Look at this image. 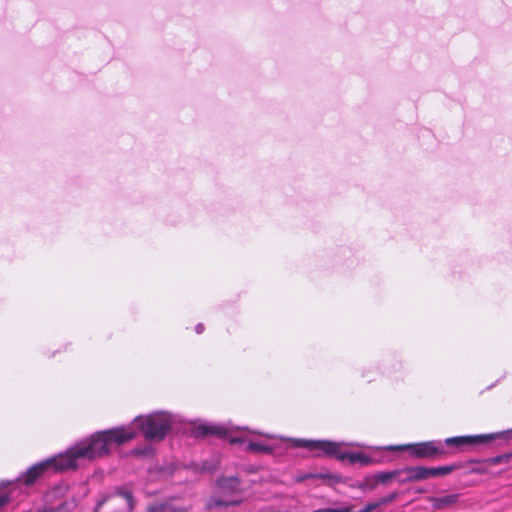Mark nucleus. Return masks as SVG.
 Returning a JSON list of instances; mask_svg holds the SVG:
<instances>
[{
  "instance_id": "1",
  "label": "nucleus",
  "mask_w": 512,
  "mask_h": 512,
  "mask_svg": "<svg viewBox=\"0 0 512 512\" xmlns=\"http://www.w3.org/2000/svg\"><path fill=\"white\" fill-rule=\"evenodd\" d=\"M107 442L105 440H83L74 447L68 449L65 453H61L54 457L48 458L31 466L24 474L19 476L15 481L8 482L9 491L4 493L12 494L13 489L24 484L30 486L36 482L38 478L48 472H62L66 470H74L78 468L82 462L91 461L101 457V453L105 451ZM12 499V496H10Z\"/></svg>"
},
{
  "instance_id": "2",
  "label": "nucleus",
  "mask_w": 512,
  "mask_h": 512,
  "mask_svg": "<svg viewBox=\"0 0 512 512\" xmlns=\"http://www.w3.org/2000/svg\"><path fill=\"white\" fill-rule=\"evenodd\" d=\"M177 422V418L164 411L154 412L146 416H138L128 426L116 427L106 431L97 432L90 440H105L106 449L101 457L110 453L113 447L120 446L134 439L141 432L145 439L161 441Z\"/></svg>"
},
{
  "instance_id": "3",
  "label": "nucleus",
  "mask_w": 512,
  "mask_h": 512,
  "mask_svg": "<svg viewBox=\"0 0 512 512\" xmlns=\"http://www.w3.org/2000/svg\"><path fill=\"white\" fill-rule=\"evenodd\" d=\"M281 440L286 438L279 437ZM295 447L308 448L311 451H316L317 456H333L340 461H347L349 464L359 463L361 466H367L373 463V459L361 452H345L342 451L341 442H333L328 440H305V439H293L287 438Z\"/></svg>"
},
{
  "instance_id": "4",
  "label": "nucleus",
  "mask_w": 512,
  "mask_h": 512,
  "mask_svg": "<svg viewBox=\"0 0 512 512\" xmlns=\"http://www.w3.org/2000/svg\"><path fill=\"white\" fill-rule=\"evenodd\" d=\"M497 439H502L505 441L512 439V428L505 431L490 434L450 437L445 440V444L447 446H453L459 450H462L464 447H475L479 445H484Z\"/></svg>"
},
{
  "instance_id": "5",
  "label": "nucleus",
  "mask_w": 512,
  "mask_h": 512,
  "mask_svg": "<svg viewBox=\"0 0 512 512\" xmlns=\"http://www.w3.org/2000/svg\"><path fill=\"white\" fill-rule=\"evenodd\" d=\"M387 450H409L411 455L418 458H428L444 453L440 441H429L417 444H407L399 446H387Z\"/></svg>"
},
{
  "instance_id": "6",
  "label": "nucleus",
  "mask_w": 512,
  "mask_h": 512,
  "mask_svg": "<svg viewBox=\"0 0 512 512\" xmlns=\"http://www.w3.org/2000/svg\"><path fill=\"white\" fill-rule=\"evenodd\" d=\"M230 443L232 444H236V443H241V444H246V446L244 447V450L246 452H252V453H256V454H269V453H272L274 451V447L272 445H269L265 442H261V441H252V440H247L245 437H233V438H230Z\"/></svg>"
},
{
  "instance_id": "7",
  "label": "nucleus",
  "mask_w": 512,
  "mask_h": 512,
  "mask_svg": "<svg viewBox=\"0 0 512 512\" xmlns=\"http://www.w3.org/2000/svg\"><path fill=\"white\" fill-rule=\"evenodd\" d=\"M399 471H401V476L398 477V482L400 484L421 481L429 478V471H427V467H407L399 469Z\"/></svg>"
},
{
  "instance_id": "8",
  "label": "nucleus",
  "mask_w": 512,
  "mask_h": 512,
  "mask_svg": "<svg viewBox=\"0 0 512 512\" xmlns=\"http://www.w3.org/2000/svg\"><path fill=\"white\" fill-rule=\"evenodd\" d=\"M240 481L235 476L223 477L218 480L217 488L221 495H233L239 492Z\"/></svg>"
},
{
  "instance_id": "9",
  "label": "nucleus",
  "mask_w": 512,
  "mask_h": 512,
  "mask_svg": "<svg viewBox=\"0 0 512 512\" xmlns=\"http://www.w3.org/2000/svg\"><path fill=\"white\" fill-rule=\"evenodd\" d=\"M146 512H188L184 507L177 506L173 502H154L147 506Z\"/></svg>"
},
{
  "instance_id": "10",
  "label": "nucleus",
  "mask_w": 512,
  "mask_h": 512,
  "mask_svg": "<svg viewBox=\"0 0 512 512\" xmlns=\"http://www.w3.org/2000/svg\"><path fill=\"white\" fill-rule=\"evenodd\" d=\"M230 433V430L223 425H203L199 426L196 430L197 435H208L214 434L221 438H226Z\"/></svg>"
},
{
  "instance_id": "11",
  "label": "nucleus",
  "mask_w": 512,
  "mask_h": 512,
  "mask_svg": "<svg viewBox=\"0 0 512 512\" xmlns=\"http://www.w3.org/2000/svg\"><path fill=\"white\" fill-rule=\"evenodd\" d=\"M458 499L457 494H449L443 497H432L430 502L432 503L433 508L442 509L456 503Z\"/></svg>"
},
{
  "instance_id": "12",
  "label": "nucleus",
  "mask_w": 512,
  "mask_h": 512,
  "mask_svg": "<svg viewBox=\"0 0 512 512\" xmlns=\"http://www.w3.org/2000/svg\"><path fill=\"white\" fill-rule=\"evenodd\" d=\"M238 504H240V500H227L218 496H212L207 502V508L212 510L219 507L235 506Z\"/></svg>"
},
{
  "instance_id": "13",
  "label": "nucleus",
  "mask_w": 512,
  "mask_h": 512,
  "mask_svg": "<svg viewBox=\"0 0 512 512\" xmlns=\"http://www.w3.org/2000/svg\"><path fill=\"white\" fill-rule=\"evenodd\" d=\"M377 483L387 485L391 480L397 479L401 476V471L399 469L393 470V471H384V472H378L375 474Z\"/></svg>"
},
{
  "instance_id": "14",
  "label": "nucleus",
  "mask_w": 512,
  "mask_h": 512,
  "mask_svg": "<svg viewBox=\"0 0 512 512\" xmlns=\"http://www.w3.org/2000/svg\"><path fill=\"white\" fill-rule=\"evenodd\" d=\"M378 486L377 479L375 474L374 475H368L363 478L361 482L357 484V488H359L362 491H373Z\"/></svg>"
},
{
  "instance_id": "15",
  "label": "nucleus",
  "mask_w": 512,
  "mask_h": 512,
  "mask_svg": "<svg viewBox=\"0 0 512 512\" xmlns=\"http://www.w3.org/2000/svg\"><path fill=\"white\" fill-rule=\"evenodd\" d=\"M69 491V485L66 483H61L55 486L48 494L47 497L49 500H55L63 498L67 495Z\"/></svg>"
},
{
  "instance_id": "16",
  "label": "nucleus",
  "mask_w": 512,
  "mask_h": 512,
  "mask_svg": "<svg viewBox=\"0 0 512 512\" xmlns=\"http://www.w3.org/2000/svg\"><path fill=\"white\" fill-rule=\"evenodd\" d=\"M118 498H123L126 501L127 509L131 512L134 508V499L130 492L121 490L118 492L117 496L112 498L113 501H116Z\"/></svg>"
},
{
  "instance_id": "17",
  "label": "nucleus",
  "mask_w": 512,
  "mask_h": 512,
  "mask_svg": "<svg viewBox=\"0 0 512 512\" xmlns=\"http://www.w3.org/2000/svg\"><path fill=\"white\" fill-rule=\"evenodd\" d=\"M427 471H429V478L430 477H436L439 475H446L452 471V468L449 466H442V467H436V468H428Z\"/></svg>"
},
{
  "instance_id": "18",
  "label": "nucleus",
  "mask_w": 512,
  "mask_h": 512,
  "mask_svg": "<svg viewBox=\"0 0 512 512\" xmlns=\"http://www.w3.org/2000/svg\"><path fill=\"white\" fill-rule=\"evenodd\" d=\"M398 497V492H392L389 495L382 497L379 501L374 502L377 508L393 502Z\"/></svg>"
},
{
  "instance_id": "19",
  "label": "nucleus",
  "mask_w": 512,
  "mask_h": 512,
  "mask_svg": "<svg viewBox=\"0 0 512 512\" xmlns=\"http://www.w3.org/2000/svg\"><path fill=\"white\" fill-rule=\"evenodd\" d=\"M312 512H350V507L342 506L339 508H322V509L314 510Z\"/></svg>"
},
{
  "instance_id": "20",
  "label": "nucleus",
  "mask_w": 512,
  "mask_h": 512,
  "mask_svg": "<svg viewBox=\"0 0 512 512\" xmlns=\"http://www.w3.org/2000/svg\"><path fill=\"white\" fill-rule=\"evenodd\" d=\"M10 502L11 498L8 493H0V511Z\"/></svg>"
},
{
  "instance_id": "21",
  "label": "nucleus",
  "mask_w": 512,
  "mask_h": 512,
  "mask_svg": "<svg viewBox=\"0 0 512 512\" xmlns=\"http://www.w3.org/2000/svg\"><path fill=\"white\" fill-rule=\"evenodd\" d=\"M375 509H377V505H375V503H369L364 508H362L361 510H358V511H351L350 510V512H372Z\"/></svg>"
},
{
  "instance_id": "22",
  "label": "nucleus",
  "mask_w": 512,
  "mask_h": 512,
  "mask_svg": "<svg viewBox=\"0 0 512 512\" xmlns=\"http://www.w3.org/2000/svg\"><path fill=\"white\" fill-rule=\"evenodd\" d=\"M507 459H508L507 455H502V456L494 457L491 461L493 464H499Z\"/></svg>"
},
{
  "instance_id": "23",
  "label": "nucleus",
  "mask_w": 512,
  "mask_h": 512,
  "mask_svg": "<svg viewBox=\"0 0 512 512\" xmlns=\"http://www.w3.org/2000/svg\"><path fill=\"white\" fill-rule=\"evenodd\" d=\"M195 331L197 334H201L204 331V325L203 324H197L195 327Z\"/></svg>"
},
{
  "instance_id": "24",
  "label": "nucleus",
  "mask_w": 512,
  "mask_h": 512,
  "mask_svg": "<svg viewBox=\"0 0 512 512\" xmlns=\"http://www.w3.org/2000/svg\"><path fill=\"white\" fill-rule=\"evenodd\" d=\"M105 501H106V500H105V499H103V500H101V501H99V502L97 503L96 508H95V512H99L100 507L104 504V502H105Z\"/></svg>"
},
{
  "instance_id": "25",
  "label": "nucleus",
  "mask_w": 512,
  "mask_h": 512,
  "mask_svg": "<svg viewBox=\"0 0 512 512\" xmlns=\"http://www.w3.org/2000/svg\"><path fill=\"white\" fill-rule=\"evenodd\" d=\"M257 434L261 435V436H264V437H267L269 439H275L277 438L276 436L274 435H270V434H264V433H260V432H257Z\"/></svg>"
},
{
  "instance_id": "26",
  "label": "nucleus",
  "mask_w": 512,
  "mask_h": 512,
  "mask_svg": "<svg viewBox=\"0 0 512 512\" xmlns=\"http://www.w3.org/2000/svg\"><path fill=\"white\" fill-rule=\"evenodd\" d=\"M348 445H350V446H358V447H363V445H360V444H354V443H349Z\"/></svg>"
},
{
  "instance_id": "27",
  "label": "nucleus",
  "mask_w": 512,
  "mask_h": 512,
  "mask_svg": "<svg viewBox=\"0 0 512 512\" xmlns=\"http://www.w3.org/2000/svg\"><path fill=\"white\" fill-rule=\"evenodd\" d=\"M135 453H136V454H144V451L135 450Z\"/></svg>"
},
{
  "instance_id": "28",
  "label": "nucleus",
  "mask_w": 512,
  "mask_h": 512,
  "mask_svg": "<svg viewBox=\"0 0 512 512\" xmlns=\"http://www.w3.org/2000/svg\"><path fill=\"white\" fill-rule=\"evenodd\" d=\"M0 488H5V484L3 482L0 483Z\"/></svg>"
}]
</instances>
